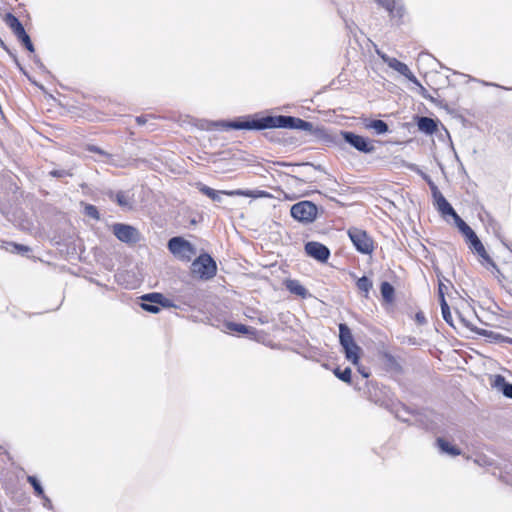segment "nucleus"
I'll list each match as a JSON object with an SVG mask.
<instances>
[{
    "label": "nucleus",
    "mask_w": 512,
    "mask_h": 512,
    "mask_svg": "<svg viewBox=\"0 0 512 512\" xmlns=\"http://www.w3.org/2000/svg\"><path fill=\"white\" fill-rule=\"evenodd\" d=\"M16 248L25 252H28L30 250L28 247L22 245H16Z\"/></svg>",
    "instance_id": "ea45409f"
},
{
    "label": "nucleus",
    "mask_w": 512,
    "mask_h": 512,
    "mask_svg": "<svg viewBox=\"0 0 512 512\" xmlns=\"http://www.w3.org/2000/svg\"><path fill=\"white\" fill-rule=\"evenodd\" d=\"M376 52H377L378 56L390 68H392L393 70L397 71L401 75L405 76L409 81H411L415 85L419 86L421 89H424L423 86L418 81V79L415 77V75L411 72V70L409 69V67L405 63L397 60L396 58L389 57L388 55H386L385 53H383V52H381L379 50H376Z\"/></svg>",
    "instance_id": "6e6552de"
},
{
    "label": "nucleus",
    "mask_w": 512,
    "mask_h": 512,
    "mask_svg": "<svg viewBox=\"0 0 512 512\" xmlns=\"http://www.w3.org/2000/svg\"><path fill=\"white\" fill-rule=\"evenodd\" d=\"M286 288L292 294L305 298L308 294L307 289L298 280H287Z\"/></svg>",
    "instance_id": "a211bd4d"
},
{
    "label": "nucleus",
    "mask_w": 512,
    "mask_h": 512,
    "mask_svg": "<svg viewBox=\"0 0 512 512\" xmlns=\"http://www.w3.org/2000/svg\"><path fill=\"white\" fill-rule=\"evenodd\" d=\"M291 116H267L260 120L232 122L229 127L234 129H266V128H286L288 129Z\"/></svg>",
    "instance_id": "f257e3e1"
},
{
    "label": "nucleus",
    "mask_w": 512,
    "mask_h": 512,
    "mask_svg": "<svg viewBox=\"0 0 512 512\" xmlns=\"http://www.w3.org/2000/svg\"><path fill=\"white\" fill-rule=\"evenodd\" d=\"M387 362L389 363L390 367L395 370H400V365L397 363V361L390 355L386 356Z\"/></svg>",
    "instance_id": "72a5a7b5"
},
{
    "label": "nucleus",
    "mask_w": 512,
    "mask_h": 512,
    "mask_svg": "<svg viewBox=\"0 0 512 512\" xmlns=\"http://www.w3.org/2000/svg\"><path fill=\"white\" fill-rule=\"evenodd\" d=\"M416 321L421 325L426 323V318L422 312L416 314Z\"/></svg>",
    "instance_id": "e433bc0d"
},
{
    "label": "nucleus",
    "mask_w": 512,
    "mask_h": 512,
    "mask_svg": "<svg viewBox=\"0 0 512 512\" xmlns=\"http://www.w3.org/2000/svg\"><path fill=\"white\" fill-rule=\"evenodd\" d=\"M50 174L55 177H64L70 175L66 170H53L50 172Z\"/></svg>",
    "instance_id": "c9c22d12"
},
{
    "label": "nucleus",
    "mask_w": 512,
    "mask_h": 512,
    "mask_svg": "<svg viewBox=\"0 0 512 512\" xmlns=\"http://www.w3.org/2000/svg\"><path fill=\"white\" fill-rule=\"evenodd\" d=\"M109 197L111 200L116 201L123 209L131 210L133 208L132 198L126 192L119 191L115 195L111 192Z\"/></svg>",
    "instance_id": "dca6fc26"
},
{
    "label": "nucleus",
    "mask_w": 512,
    "mask_h": 512,
    "mask_svg": "<svg viewBox=\"0 0 512 512\" xmlns=\"http://www.w3.org/2000/svg\"><path fill=\"white\" fill-rule=\"evenodd\" d=\"M112 231L121 242L136 243L139 240V232L133 226L116 223L112 226Z\"/></svg>",
    "instance_id": "f8f14e48"
},
{
    "label": "nucleus",
    "mask_w": 512,
    "mask_h": 512,
    "mask_svg": "<svg viewBox=\"0 0 512 512\" xmlns=\"http://www.w3.org/2000/svg\"><path fill=\"white\" fill-rule=\"evenodd\" d=\"M334 374L342 381L346 383H350L351 381V369L349 367L341 370L340 368H336L334 370Z\"/></svg>",
    "instance_id": "cd10ccee"
},
{
    "label": "nucleus",
    "mask_w": 512,
    "mask_h": 512,
    "mask_svg": "<svg viewBox=\"0 0 512 512\" xmlns=\"http://www.w3.org/2000/svg\"><path fill=\"white\" fill-rule=\"evenodd\" d=\"M89 150L93 151V152L101 153V150L95 146L90 147Z\"/></svg>",
    "instance_id": "a19ab883"
},
{
    "label": "nucleus",
    "mask_w": 512,
    "mask_h": 512,
    "mask_svg": "<svg viewBox=\"0 0 512 512\" xmlns=\"http://www.w3.org/2000/svg\"><path fill=\"white\" fill-rule=\"evenodd\" d=\"M453 219L455 220V223L457 225V227L459 228V230L466 236V238H468L470 235H472L473 233H475L471 228L470 226H468L461 218L458 214H456V216L453 217Z\"/></svg>",
    "instance_id": "b1692460"
},
{
    "label": "nucleus",
    "mask_w": 512,
    "mask_h": 512,
    "mask_svg": "<svg viewBox=\"0 0 512 512\" xmlns=\"http://www.w3.org/2000/svg\"><path fill=\"white\" fill-rule=\"evenodd\" d=\"M381 295L386 301H391L394 295V288L388 282H383L380 287Z\"/></svg>",
    "instance_id": "393cba45"
},
{
    "label": "nucleus",
    "mask_w": 512,
    "mask_h": 512,
    "mask_svg": "<svg viewBox=\"0 0 512 512\" xmlns=\"http://www.w3.org/2000/svg\"><path fill=\"white\" fill-rule=\"evenodd\" d=\"M437 446L442 453H446L451 456H457L460 455L461 453L457 447L451 445L448 441L444 440L443 438L437 439Z\"/></svg>",
    "instance_id": "412c9836"
},
{
    "label": "nucleus",
    "mask_w": 512,
    "mask_h": 512,
    "mask_svg": "<svg viewBox=\"0 0 512 512\" xmlns=\"http://www.w3.org/2000/svg\"><path fill=\"white\" fill-rule=\"evenodd\" d=\"M445 290H447L446 285H444L443 283L440 282L439 283V288H438L439 297H440V303H442V301L445 300V298H444Z\"/></svg>",
    "instance_id": "f704fd0d"
},
{
    "label": "nucleus",
    "mask_w": 512,
    "mask_h": 512,
    "mask_svg": "<svg viewBox=\"0 0 512 512\" xmlns=\"http://www.w3.org/2000/svg\"><path fill=\"white\" fill-rule=\"evenodd\" d=\"M305 251L310 257L320 262H326L330 256L329 249L319 242L311 241L306 243Z\"/></svg>",
    "instance_id": "ddd939ff"
},
{
    "label": "nucleus",
    "mask_w": 512,
    "mask_h": 512,
    "mask_svg": "<svg viewBox=\"0 0 512 512\" xmlns=\"http://www.w3.org/2000/svg\"><path fill=\"white\" fill-rule=\"evenodd\" d=\"M348 236L356 250L362 254H371L374 250V241L366 231L352 227L348 230Z\"/></svg>",
    "instance_id": "423d86ee"
},
{
    "label": "nucleus",
    "mask_w": 512,
    "mask_h": 512,
    "mask_svg": "<svg viewBox=\"0 0 512 512\" xmlns=\"http://www.w3.org/2000/svg\"><path fill=\"white\" fill-rule=\"evenodd\" d=\"M227 326L230 330L235 331V332H239V333H243V334L250 332V328L243 324L229 323Z\"/></svg>",
    "instance_id": "7c9ffc66"
},
{
    "label": "nucleus",
    "mask_w": 512,
    "mask_h": 512,
    "mask_svg": "<svg viewBox=\"0 0 512 512\" xmlns=\"http://www.w3.org/2000/svg\"><path fill=\"white\" fill-rule=\"evenodd\" d=\"M475 462H476L477 464H479V465H485V464H487V463H488L486 459H482V458H477V459H475Z\"/></svg>",
    "instance_id": "58836bf2"
},
{
    "label": "nucleus",
    "mask_w": 512,
    "mask_h": 512,
    "mask_svg": "<svg viewBox=\"0 0 512 512\" xmlns=\"http://www.w3.org/2000/svg\"><path fill=\"white\" fill-rule=\"evenodd\" d=\"M22 43L23 45L30 51V52H33L34 51V46L30 40V37L29 35L26 33V31L24 32V34H21L20 36L17 37Z\"/></svg>",
    "instance_id": "2f4dec72"
},
{
    "label": "nucleus",
    "mask_w": 512,
    "mask_h": 512,
    "mask_svg": "<svg viewBox=\"0 0 512 512\" xmlns=\"http://www.w3.org/2000/svg\"><path fill=\"white\" fill-rule=\"evenodd\" d=\"M144 301L141 304L143 310L148 311L150 313H158L161 307H170L172 304L160 293H150L146 294L142 297Z\"/></svg>",
    "instance_id": "1a4fd4ad"
},
{
    "label": "nucleus",
    "mask_w": 512,
    "mask_h": 512,
    "mask_svg": "<svg viewBox=\"0 0 512 512\" xmlns=\"http://www.w3.org/2000/svg\"><path fill=\"white\" fill-rule=\"evenodd\" d=\"M198 189L200 192H202L204 195L211 198L213 201L220 202L221 201V194H225L228 196H244V197H251V198H270L272 197L270 193L264 190H232V191H216L204 184H198Z\"/></svg>",
    "instance_id": "f03ea898"
},
{
    "label": "nucleus",
    "mask_w": 512,
    "mask_h": 512,
    "mask_svg": "<svg viewBox=\"0 0 512 512\" xmlns=\"http://www.w3.org/2000/svg\"><path fill=\"white\" fill-rule=\"evenodd\" d=\"M342 137L347 143L360 152L372 153L375 151L373 143L363 136L346 131L342 132Z\"/></svg>",
    "instance_id": "9b49d317"
},
{
    "label": "nucleus",
    "mask_w": 512,
    "mask_h": 512,
    "mask_svg": "<svg viewBox=\"0 0 512 512\" xmlns=\"http://www.w3.org/2000/svg\"><path fill=\"white\" fill-rule=\"evenodd\" d=\"M422 176L425 179V181H427V183L429 184V180H431L430 177L426 174H422Z\"/></svg>",
    "instance_id": "37998d69"
},
{
    "label": "nucleus",
    "mask_w": 512,
    "mask_h": 512,
    "mask_svg": "<svg viewBox=\"0 0 512 512\" xmlns=\"http://www.w3.org/2000/svg\"><path fill=\"white\" fill-rule=\"evenodd\" d=\"M6 25L13 31L16 37L24 34L25 29L21 22L13 14L8 13L4 19Z\"/></svg>",
    "instance_id": "f3484780"
},
{
    "label": "nucleus",
    "mask_w": 512,
    "mask_h": 512,
    "mask_svg": "<svg viewBox=\"0 0 512 512\" xmlns=\"http://www.w3.org/2000/svg\"><path fill=\"white\" fill-rule=\"evenodd\" d=\"M136 121L139 123V124H144L145 123V120L143 117H137L136 118Z\"/></svg>",
    "instance_id": "79ce46f5"
},
{
    "label": "nucleus",
    "mask_w": 512,
    "mask_h": 512,
    "mask_svg": "<svg viewBox=\"0 0 512 512\" xmlns=\"http://www.w3.org/2000/svg\"><path fill=\"white\" fill-rule=\"evenodd\" d=\"M418 128L422 132L433 134L437 129V125L432 118L421 117L418 120Z\"/></svg>",
    "instance_id": "6ab92c4d"
},
{
    "label": "nucleus",
    "mask_w": 512,
    "mask_h": 512,
    "mask_svg": "<svg viewBox=\"0 0 512 512\" xmlns=\"http://www.w3.org/2000/svg\"><path fill=\"white\" fill-rule=\"evenodd\" d=\"M339 341L344 349L345 357L354 365H358L361 348L355 343L351 330L346 324L339 325Z\"/></svg>",
    "instance_id": "7ed1b4c3"
},
{
    "label": "nucleus",
    "mask_w": 512,
    "mask_h": 512,
    "mask_svg": "<svg viewBox=\"0 0 512 512\" xmlns=\"http://www.w3.org/2000/svg\"><path fill=\"white\" fill-rule=\"evenodd\" d=\"M490 386L501 392L505 397L512 399V384L508 383L504 376L502 375H491L489 377Z\"/></svg>",
    "instance_id": "4468645a"
},
{
    "label": "nucleus",
    "mask_w": 512,
    "mask_h": 512,
    "mask_svg": "<svg viewBox=\"0 0 512 512\" xmlns=\"http://www.w3.org/2000/svg\"><path fill=\"white\" fill-rule=\"evenodd\" d=\"M192 274L201 279H211L216 275L217 266L212 257L202 254L191 265Z\"/></svg>",
    "instance_id": "20e7f679"
},
{
    "label": "nucleus",
    "mask_w": 512,
    "mask_h": 512,
    "mask_svg": "<svg viewBox=\"0 0 512 512\" xmlns=\"http://www.w3.org/2000/svg\"><path fill=\"white\" fill-rule=\"evenodd\" d=\"M366 127L373 129L377 134H384L388 131V125L382 120H373Z\"/></svg>",
    "instance_id": "5701e85b"
},
{
    "label": "nucleus",
    "mask_w": 512,
    "mask_h": 512,
    "mask_svg": "<svg viewBox=\"0 0 512 512\" xmlns=\"http://www.w3.org/2000/svg\"><path fill=\"white\" fill-rule=\"evenodd\" d=\"M356 285L359 290L365 292V294H368L372 287V282L366 276H363L358 279ZM365 296L367 297V295Z\"/></svg>",
    "instance_id": "bb28decb"
},
{
    "label": "nucleus",
    "mask_w": 512,
    "mask_h": 512,
    "mask_svg": "<svg viewBox=\"0 0 512 512\" xmlns=\"http://www.w3.org/2000/svg\"><path fill=\"white\" fill-rule=\"evenodd\" d=\"M441 305V311H442V316H443V319L452 327H455L454 323H453V319H452V315H451V312H450V308L446 302V300H443L442 303H440Z\"/></svg>",
    "instance_id": "a878e982"
},
{
    "label": "nucleus",
    "mask_w": 512,
    "mask_h": 512,
    "mask_svg": "<svg viewBox=\"0 0 512 512\" xmlns=\"http://www.w3.org/2000/svg\"><path fill=\"white\" fill-rule=\"evenodd\" d=\"M379 5L384 7L392 18L402 17L403 7L399 4L398 0H375Z\"/></svg>",
    "instance_id": "2eb2a0df"
},
{
    "label": "nucleus",
    "mask_w": 512,
    "mask_h": 512,
    "mask_svg": "<svg viewBox=\"0 0 512 512\" xmlns=\"http://www.w3.org/2000/svg\"><path fill=\"white\" fill-rule=\"evenodd\" d=\"M259 321H260L261 323H266V322H267V319H266V318H265V319H264V318H259Z\"/></svg>",
    "instance_id": "c03bdc74"
},
{
    "label": "nucleus",
    "mask_w": 512,
    "mask_h": 512,
    "mask_svg": "<svg viewBox=\"0 0 512 512\" xmlns=\"http://www.w3.org/2000/svg\"><path fill=\"white\" fill-rule=\"evenodd\" d=\"M467 240L469 241L470 248H472L482 258H487L486 250L475 233L470 235Z\"/></svg>",
    "instance_id": "aec40b11"
},
{
    "label": "nucleus",
    "mask_w": 512,
    "mask_h": 512,
    "mask_svg": "<svg viewBox=\"0 0 512 512\" xmlns=\"http://www.w3.org/2000/svg\"><path fill=\"white\" fill-rule=\"evenodd\" d=\"M358 372L364 377L368 378L370 376V372L368 369L362 366H358Z\"/></svg>",
    "instance_id": "4c0bfd02"
},
{
    "label": "nucleus",
    "mask_w": 512,
    "mask_h": 512,
    "mask_svg": "<svg viewBox=\"0 0 512 512\" xmlns=\"http://www.w3.org/2000/svg\"><path fill=\"white\" fill-rule=\"evenodd\" d=\"M27 480L33 486V488L35 490V493L38 496H43L44 495L43 488H42L40 482L37 480V478L35 476H28Z\"/></svg>",
    "instance_id": "c85d7f7f"
},
{
    "label": "nucleus",
    "mask_w": 512,
    "mask_h": 512,
    "mask_svg": "<svg viewBox=\"0 0 512 512\" xmlns=\"http://www.w3.org/2000/svg\"><path fill=\"white\" fill-rule=\"evenodd\" d=\"M22 43L23 45L30 51V52H33L34 51V46L30 40V37L29 35L26 33V31L24 32V34H21L20 36L17 37Z\"/></svg>",
    "instance_id": "473e14b6"
},
{
    "label": "nucleus",
    "mask_w": 512,
    "mask_h": 512,
    "mask_svg": "<svg viewBox=\"0 0 512 512\" xmlns=\"http://www.w3.org/2000/svg\"><path fill=\"white\" fill-rule=\"evenodd\" d=\"M317 206L310 201H301L291 207V216L299 222L310 223L317 217Z\"/></svg>",
    "instance_id": "0eeeda50"
},
{
    "label": "nucleus",
    "mask_w": 512,
    "mask_h": 512,
    "mask_svg": "<svg viewBox=\"0 0 512 512\" xmlns=\"http://www.w3.org/2000/svg\"><path fill=\"white\" fill-rule=\"evenodd\" d=\"M429 187L432 192L433 200H434V206L438 210V212L442 216L450 215L452 217L456 216V212L453 209V207L450 205V203L446 200V198L443 196V194L439 191L438 187L435 185V183L432 180H429Z\"/></svg>",
    "instance_id": "9d476101"
},
{
    "label": "nucleus",
    "mask_w": 512,
    "mask_h": 512,
    "mask_svg": "<svg viewBox=\"0 0 512 512\" xmlns=\"http://www.w3.org/2000/svg\"><path fill=\"white\" fill-rule=\"evenodd\" d=\"M169 251L178 259L190 261L196 255V249L182 237H173L168 242Z\"/></svg>",
    "instance_id": "39448f33"
},
{
    "label": "nucleus",
    "mask_w": 512,
    "mask_h": 512,
    "mask_svg": "<svg viewBox=\"0 0 512 512\" xmlns=\"http://www.w3.org/2000/svg\"><path fill=\"white\" fill-rule=\"evenodd\" d=\"M84 213L85 215L95 219V220H98L100 218L99 216V212L97 210V208L94 206V205H91V204H86L85 207H84Z\"/></svg>",
    "instance_id": "c756f323"
},
{
    "label": "nucleus",
    "mask_w": 512,
    "mask_h": 512,
    "mask_svg": "<svg viewBox=\"0 0 512 512\" xmlns=\"http://www.w3.org/2000/svg\"><path fill=\"white\" fill-rule=\"evenodd\" d=\"M290 123L288 126V129H297V130H303V131H311L313 128L312 123L304 121L300 118L296 117H290Z\"/></svg>",
    "instance_id": "4be33fe9"
}]
</instances>
